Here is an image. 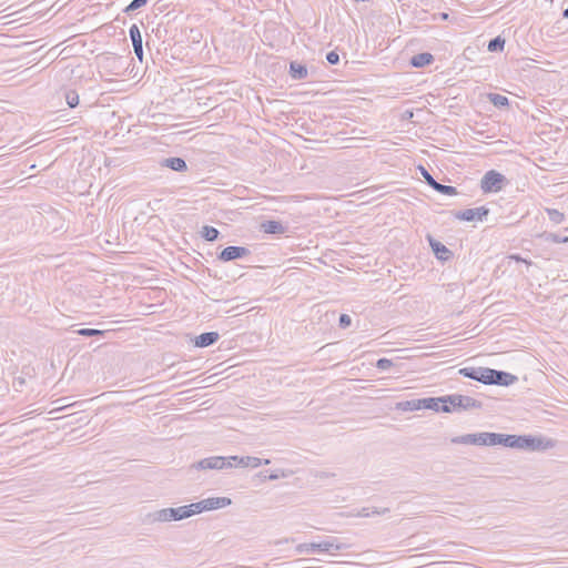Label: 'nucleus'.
<instances>
[{"label": "nucleus", "mask_w": 568, "mask_h": 568, "mask_svg": "<svg viewBox=\"0 0 568 568\" xmlns=\"http://www.w3.org/2000/svg\"><path fill=\"white\" fill-rule=\"evenodd\" d=\"M194 515V509L192 508V504L180 506L176 508H162L155 511L149 513L144 521L146 524H155V523H169V521H179L182 519L190 518Z\"/></svg>", "instance_id": "f257e3e1"}, {"label": "nucleus", "mask_w": 568, "mask_h": 568, "mask_svg": "<svg viewBox=\"0 0 568 568\" xmlns=\"http://www.w3.org/2000/svg\"><path fill=\"white\" fill-rule=\"evenodd\" d=\"M505 447L518 448L529 452L544 450L552 447L549 439L531 435H506Z\"/></svg>", "instance_id": "f03ea898"}, {"label": "nucleus", "mask_w": 568, "mask_h": 568, "mask_svg": "<svg viewBox=\"0 0 568 568\" xmlns=\"http://www.w3.org/2000/svg\"><path fill=\"white\" fill-rule=\"evenodd\" d=\"M505 434L497 433H477V434H467L463 436H457L452 439L454 444H471V445H486V446H495L503 445L505 446Z\"/></svg>", "instance_id": "7ed1b4c3"}, {"label": "nucleus", "mask_w": 568, "mask_h": 568, "mask_svg": "<svg viewBox=\"0 0 568 568\" xmlns=\"http://www.w3.org/2000/svg\"><path fill=\"white\" fill-rule=\"evenodd\" d=\"M518 377L508 372L485 367L481 383L485 385L509 386L517 382Z\"/></svg>", "instance_id": "20e7f679"}, {"label": "nucleus", "mask_w": 568, "mask_h": 568, "mask_svg": "<svg viewBox=\"0 0 568 568\" xmlns=\"http://www.w3.org/2000/svg\"><path fill=\"white\" fill-rule=\"evenodd\" d=\"M344 548V545L338 542L336 538H328L320 542L300 544L296 547L297 554L304 552H332L338 551Z\"/></svg>", "instance_id": "39448f33"}, {"label": "nucleus", "mask_w": 568, "mask_h": 568, "mask_svg": "<svg viewBox=\"0 0 568 568\" xmlns=\"http://www.w3.org/2000/svg\"><path fill=\"white\" fill-rule=\"evenodd\" d=\"M447 405H450V412L453 410H468L479 409L483 407V403L466 395L452 394L445 395Z\"/></svg>", "instance_id": "423d86ee"}, {"label": "nucleus", "mask_w": 568, "mask_h": 568, "mask_svg": "<svg viewBox=\"0 0 568 568\" xmlns=\"http://www.w3.org/2000/svg\"><path fill=\"white\" fill-rule=\"evenodd\" d=\"M505 183L506 178L501 173L490 170L483 176L480 187L485 193L498 192L503 189Z\"/></svg>", "instance_id": "0eeeda50"}, {"label": "nucleus", "mask_w": 568, "mask_h": 568, "mask_svg": "<svg viewBox=\"0 0 568 568\" xmlns=\"http://www.w3.org/2000/svg\"><path fill=\"white\" fill-rule=\"evenodd\" d=\"M231 499L227 497H210L192 503V508L194 509V515H196L207 510L224 508L231 505Z\"/></svg>", "instance_id": "6e6552de"}, {"label": "nucleus", "mask_w": 568, "mask_h": 568, "mask_svg": "<svg viewBox=\"0 0 568 568\" xmlns=\"http://www.w3.org/2000/svg\"><path fill=\"white\" fill-rule=\"evenodd\" d=\"M489 213V210L486 206H479L475 209H466L462 211H457L454 213V216L460 221H483Z\"/></svg>", "instance_id": "1a4fd4ad"}, {"label": "nucleus", "mask_w": 568, "mask_h": 568, "mask_svg": "<svg viewBox=\"0 0 568 568\" xmlns=\"http://www.w3.org/2000/svg\"><path fill=\"white\" fill-rule=\"evenodd\" d=\"M418 403L422 405V409L450 413V405H447L445 396L420 398Z\"/></svg>", "instance_id": "9d476101"}, {"label": "nucleus", "mask_w": 568, "mask_h": 568, "mask_svg": "<svg viewBox=\"0 0 568 568\" xmlns=\"http://www.w3.org/2000/svg\"><path fill=\"white\" fill-rule=\"evenodd\" d=\"M250 255V250L244 246H227L219 254V260L223 262L242 258Z\"/></svg>", "instance_id": "9b49d317"}, {"label": "nucleus", "mask_w": 568, "mask_h": 568, "mask_svg": "<svg viewBox=\"0 0 568 568\" xmlns=\"http://www.w3.org/2000/svg\"><path fill=\"white\" fill-rule=\"evenodd\" d=\"M129 36L132 41L133 52L140 62L143 60V42L140 28L136 24H132L129 29Z\"/></svg>", "instance_id": "f8f14e48"}, {"label": "nucleus", "mask_w": 568, "mask_h": 568, "mask_svg": "<svg viewBox=\"0 0 568 568\" xmlns=\"http://www.w3.org/2000/svg\"><path fill=\"white\" fill-rule=\"evenodd\" d=\"M199 469H223L226 467V458L222 456H212L204 458L195 465Z\"/></svg>", "instance_id": "ddd939ff"}, {"label": "nucleus", "mask_w": 568, "mask_h": 568, "mask_svg": "<svg viewBox=\"0 0 568 568\" xmlns=\"http://www.w3.org/2000/svg\"><path fill=\"white\" fill-rule=\"evenodd\" d=\"M429 245L435 256L440 261H448L453 256V252L448 250L443 243L436 241L432 236H428Z\"/></svg>", "instance_id": "4468645a"}, {"label": "nucleus", "mask_w": 568, "mask_h": 568, "mask_svg": "<svg viewBox=\"0 0 568 568\" xmlns=\"http://www.w3.org/2000/svg\"><path fill=\"white\" fill-rule=\"evenodd\" d=\"M219 338H220V335L217 332L202 333L195 337L194 345L196 347H201V348L207 347V346L213 345L215 342H217Z\"/></svg>", "instance_id": "2eb2a0df"}, {"label": "nucleus", "mask_w": 568, "mask_h": 568, "mask_svg": "<svg viewBox=\"0 0 568 568\" xmlns=\"http://www.w3.org/2000/svg\"><path fill=\"white\" fill-rule=\"evenodd\" d=\"M162 166L169 168L176 172H184L187 170V164L182 158H168L161 162Z\"/></svg>", "instance_id": "dca6fc26"}, {"label": "nucleus", "mask_w": 568, "mask_h": 568, "mask_svg": "<svg viewBox=\"0 0 568 568\" xmlns=\"http://www.w3.org/2000/svg\"><path fill=\"white\" fill-rule=\"evenodd\" d=\"M261 229L267 234H283L286 231V226L282 222L274 220L262 223Z\"/></svg>", "instance_id": "f3484780"}, {"label": "nucleus", "mask_w": 568, "mask_h": 568, "mask_svg": "<svg viewBox=\"0 0 568 568\" xmlns=\"http://www.w3.org/2000/svg\"><path fill=\"white\" fill-rule=\"evenodd\" d=\"M270 463H271L270 459H261V458L253 457V456H245V457H241L239 459L240 467L256 468L261 465H268Z\"/></svg>", "instance_id": "a211bd4d"}, {"label": "nucleus", "mask_w": 568, "mask_h": 568, "mask_svg": "<svg viewBox=\"0 0 568 568\" xmlns=\"http://www.w3.org/2000/svg\"><path fill=\"white\" fill-rule=\"evenodd\" d=\"M433 61H434L433 54H430L428 52H423V53L415 54L410 59V64L414 68H423V67L429 65Z\"/></svg>", "instance_id": "6ab92c4d"}, {"label": "nucleus", "mask_w": 568, "mask_h": 568, "mask_svg": "<svg viewBox=\"0 0 568 568\" xmlns=\"http://www.w3.org/2000/svg\"><path fill=\"white\" fill-rule=\"evenodd\" d=\"M484 369L485 367H464L459 369V374L481 383Z\"/></svg>", "instance_id": "aec40b11"}, {"label": "nucleus", "mask_w": 568, "mask_h": 568, "mask_svg": "<svg viewBox=\"0 0 568 568\" xmlns=\"http://www.w3.org/2000/svg\"><path fill=\"white\" fill-rule=\"evenodd\" d=\"M290 74L294 80H303L307 77V68L298 62H291Z\"/></svg>", "instance_id": "412c9836"}, {"label": "nucleus", "mask_w": 568, "mask_h": 568, "mask_svg": "<svg viewBox=\"0 0 568 568\" xmlns=\"http://www.w3.org/2000/svg\"><path fill=\"white\" fill-rule=\"evenodd\" d=\"M201 235L209 242H213L219 239L220 232L217 229L204 225L201 231Z\"/></svg>", "instance_id": "4be33fe9"}, {"label": "nucleus", "mask_w": 568, "mask_h": 568, "mask_svg": "<svg viewBox=\"0 0 568 568\" xmlns=\"http://www.w3.org/2000/svg\"><path fill=\"white\" fill-rule=\"evenodd\" d=\"M433 189L444 195H456L457 194V190L455 186L445 185V184H442L438 182H436L434 184Z\"/></svg>", "instance_id": "5701e85b"}, {"label": "nucleus", "mask_w": 568, "mask_h": 568, "mask_svg": "<svg viewBox=\"0 0 568 568\" xmlns=\"http://www.w3.org/2000/svg\"><path fill=\"white\" fill-rule=\"evenodd\" d=\"M504 45H505V39H503L501 37L498 36L488 42L487 49L490 52H497V51H503Z\"/></svg>", "instance_id": "b1692460"}, {"label": "nucleus", "mask_w": 568, "mask_h": 568, "mask_svg": "<svg viewBox=\"0 0 568 568\" xmlns=\"http://www.w3.org/2000/svg\"><path fill=\"white\" fill-rule=\"evenodd\" d=\"M546 213L554 224H560L565 221V214L556 209H546Z\"/></svg>", "instance_id": "393cba45"}, {"label": "nucleus", "mask_w": 568, "mask_h": 568, "mask_svg": "<svg viewBox=\"0 0 568 568\" xmlns=\"http://www.w3.org/2000/svg\"><path fill=\"white\" fill-rule=\"evenodd\" d=\"M65 102L70 108H75L79 104V94L74 90H67L64 93Z\"/></svg>", "instance_id": "a878e982"}, {"label": "nucleus", "mask_w": 568, "mask_h": 568, "mask_svg": "<svg viewBox=\"0 0 568 568\" xmlns=\"http://www.w3.org/2000/svg\"><path fill=\"white\" fill-rule=\"evenodd\" d=\"M389 509L388 508H382V509H378L376 507H364L362 508V510L359 511V516L362 517H369L372 515H383V514H386L388 513Z\"/></svg>", "instance_id": "bb28decb"}, {"label": "nucleus", "mask_w": 568, "mask_h": 568, "mask_svg": "<svg viewBox=\"0 0 568 568\" xmlns=\"http://www.w3.org/2000/svg\"><path fill=\"white\" fill-rule=\"evenodd\" d=\"M397 406H398V408H400L403 410H418V409H422V405L418 403V399H412V400L402 402Z\"/></svg>", "instance_id": "cd10ccee"}, {"label": "nucleus", "mask_w": 568, "mask_h": 568, "mask_svg": "<svg viewBox=\"0 0 568 568\" xmlns=\"http://www.w3.org/2000/svg\"><path fill=\"white\" fill-rule=\"evenodd\" d=\"M491 103L497 108H503L509 105L508 98L501 94H490Z\"/></svg>", "instance_id": "c85d7f7f"}, {"label": "nucleus", "mask_w": 568, "mask_h": 568, "mask_svg": "<svg viewBox=\"0 0 568 568\" xmlns=\"http://www.w3.org/2000/svg\"><path fill=\"white\" fill-rule=\"evenodd\" d=\"M148 0H132L124 9L123 12L130 14L131 12L144 7Z\"/></svg>", "instance_id": "c756f323"}, {"label": "nucleus", "mask_w": 568, "mask_h": 568, "mask_svg": "<svg viewBox=\"0 0 568 568\" xmlns=\"http://www.w3.org/2000/svg\"><path fill=\"white\" fill-rule=\"evenodd\" d=\"M77 333L81 336L91 337V336H101L104 334L103 331L95 329V328H80L77 331Z\"/></svg>", "instance_id": "7c9ffc66"}, {"label": "nucleus", "mask_w": 568, "mask_h": 568, "mask_svg": "<svg viewBox=\"0 0 568 568\" xmlns=\"http://www.w3.org/2000/svg\"><path fill=\"white\" fill-rule=\"evenodd\" d=\"M419 171H420V174L425 179L426 183L429 185V186H434V184L437 182L433 176L432 174L424 168V166H419Z\"/></svg>", "instance_id": "2f4dec72"}, {"label": "nucleus", "mask_w": 568, "mask_h": 568, "mask_svg": "<svg viewBox=\"0 0 568 568\" xmlns=\"http://www.w3.org/2000/svg\"><path fill=\"white\" fill-rule=\"evenodd\" d=\"M393 366V362L388 358H379L376 362V367L382 371H386Z\"/></svg>", "instance_id": "473e14b6"}, {"label": "nucleus", "mask_w": 568, "mask_h": 568, "mask_svg": "<svg viewBox=\"0 0 568 568\" xmlns=\"http://www.w3.org/2000/svg\"><path fill=\"white\" fill-rule=\"evenodd\" d=\"M351 323H352V318H351V316H349V315H347V314H342V315L339 316V326H341L342 328H346V327H348V326L351 325Z\"/></svg>", "instance_id": "72a5a7b5"}, {"label": "nucleus", "mask_w": 568, "mask_h": 568, "mask_svg": "<svg viewBox=\"0 0 568 568\" xmlns=\"http://www.w3.org/2000/svg\"><path fill=\"white\" fill-rule=\"evenodd\" d=\"M326 60L329 64H337L339 61V55L335 51H331L326 54Z\"/></svg>", "instance_id": "f704fd0d"}, {"label": "nucleus", "mask_w": 568, "mask_h": 568, "mask_svg": "<svg viewBox=\"0 0 568 568\" xmlns=\"http://www.w3.org/2000/svg\"><path fill=\"white\" fill-rule=\"evenodd\" d=\"M225 458H226V467H233V466H239V459L241 457L230 456V457H225Z\"/></svg>", "instance_id": "c9c22d12"}, {"label": "nucleus", "mask_w": 568, "mask_h": 568, "mask_svg": "<svg viewBox=\"0 0 568 568\" xmlns=\"http://www.w3.org/2000/svg\"><path fill=\"white\" fill-rule=\"evenodd\" d=\"M549 239L555 243H566L568 241V237H561L558 234H549Z\"/></svg>", "instance_id": "e433bc0d"}, {"label": "nucleus", "mask_w": 568, "mask_h": 568, "mask_svg": "<svg viewBox=\"0 0 568 568\" xmlns=\"http://www.w3.org/2000/svg\"><path fill=\"white\" fill-rule=\"evenodd\" d=\"M448 17H449V14H448V13H446V12H442V13H440V19H442V20H447V19H448Z\"/></svg>", "instance_id": "4c0bfd02"}, {"label": "nucleus", "mask_w": 568, "mask_h": 568, "mask_svg": "<svg viewBox=\"0 0 568 568\" xmlns=\"http://www.w3.org/2000/svg\"><path fill=\"white\" fill-rule=\"evenodd\" d=\"M562 16H564V18H568V8H566V9L562 11Z\"/></svg>", "instance_id": "58836bf2"}, {"label": "nucleus", "mask_w": 568, "mask_h": 568, "mask_svg": "<svg viewBox=\"0 0 568 568\" xmlns=\"http://www.w3.org/2000/svg\"><path fill=\"white\" fill-rule=\"evenodd\" d=\"M268 479H271V480L277 479V475L272 474L268 476Z\"/></svg>", "instance_id": "ea45409f"}]
</instances>
